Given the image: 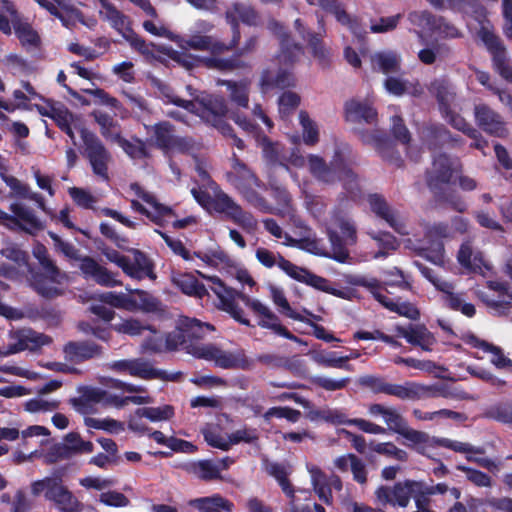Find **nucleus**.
Instances as JSON below:
<instances>
[{"label":"nucleus","mask_w":512,"mask_h":512,"mask_svg":"<svg viewBox=\"0 0 512 512\" xmlns=\"http://www.w3.org/2000/svg\"><path fill=\"white\" fill-rule=\"evenodd\" d=\"M357 382L360 387L374 394H386L401 400L418 401L446 396V389L442 384L425 385L415 381L395 384L387 382L383 376L372 374L360 376Z\"/></svg>","instance_id":"obj_1"},{"label":"nucleus","mask_w":512,"mask_h":512,"mask_svg":"<svg viewBox=\"0 0 512 512\" xmlns=\"http://www.w3.org/2000/svg\"><path fill=\"white\" fill-rule=\"evenodd\" d=\"M167 102L181 107L199 116L204 122L218 129L221 133H230L232 126L225 121L228 105L221 95L206 94L195 100H185L173 93L164 94Z\"/></svg>","instance_id":"obj_2"},{"label":"nucleus","mask_w":512,"mask_h":512,"mask_svg":"<svg viewBox=\"0 0 512 512\" xmlns=\"http://www.w3.org/2000/svg\"><path fill=\"white\" fill-rule=\"evenodd\" d=\"M308 164L311 174L319 181L328 184L340 181L349 198L355 199L360 195L358 176L339 151L335 152L329 165L322 157L313 154L308 156Z\"/></svg>","instance_id":"obj_3"},{"label":"nucleus","mask_w":512,"mask_h":512,"mask_svg":"<svg viewBox=\"0 0 512 512\" xmlns=\"http://www.w3.org/2000/svg\"><path fill=\"white\" fill-rule=\"evenodd\" d=\"M191 194L196 202L206 209H213L217 213L224 214L226 218L232 220L235 224L245 230H253L257 226L254 216L236 203L227 193L223 191L216 192L212 197L206 190L192 188Z\"/></svg>","instance_id":"obj_4"},{"label":"nucleus","mask_w":512,"mask_h":512,"mask_svg":"<svg viewBox=\"0 0 512 512\" xmlns=\"http://www.w3.org/2000/svg\"><path fill=\"white\" fill-rule=\"evenodd\" d=\"M214 330L215 327L210 323L201 322L196 318L182 317L179 319L176 329L167 334L166 348L168 350L182 348L197 358L198 349L206 345L201 341Z\"/></svg>","instance_id":"obj_5"},{"label":"nucleus","mask_w":512,"mask_h":512,"mask_svg":"<svg viewBox=\"0 0 512 512\" xmlns=\"http://www.w3.org/2000/svg\"><path fill=\"white\" fill-rule=\"evenodd\" d=\"M31 494L34 497L44 495L46 501L52 503L59 512H82L84 504L64 484L60 475L47 476L31 483Z\"/></svg>","instance_id":"obj_6"},{"label":"nucleus","mask_w":512,"mask_h":512,"mask_svg":"<svg viewBox=\"0 0 512 512\" xmlns=\"http://www.w3.org/2000/svg\"><path fill=\"white\" fill-rule=\"evenodd\" d=\"M201 277L209 280L211 285L209 289L216 295L219 300L218 308L228 313L236 322L252 327L251 322L244 316L243 310L236 303V300H241L246 307L250 308L253 313L257 311L256 306L262 304L257 299H251L250 296L246 295L241 291H237L231 287H228L219 277L211 276L207 277L200 271H196Z\"/></svg>","instance_id":"obj_7"},{"label":"nucleus","mask_w":512,"mask_h":512,"mask_svg":"<svg viewBox=\"0 0 512 512\" xmlns=\"http://www.w3.org/2000/svg\"><path fill=\"white\" fill-rule=\"evenodd\" d=\"M49 237L52 239L55 247L66 257L80 261L79 268L86 279H92L97 284L104 287H116L122 283L114 278V274L110 272L106 267L100 265L91 256H82L80 251L71 243L63 241L59 235L49 231Z\"/></svg>","instance_id":"obj_8"},{"label":"nucleus","mask_w":512,"mask_h":512,"mask_svg":"<svg viewBox=\"0 0 512 512\" xmlns=\"http://www.w3.org/2000/svg\"><path fill=\"white\" fill-rule=\"evenodd\" d=\"M98 248L108 261L116 264L127 276L136 280H142L146 277L156 278L154 263L143 251L135 248L130 249L129 252L133 255V260H131L128 256L106 245L98 246Z\"/></svg>","instance_id":"obj_9"},{"label":"nucleus","mask_w":512,"mask_h":512,"mask_svg":"<svg viewBox=\"0 0 512 512\" xmlns=\"http://www.w3.org/2000/svg\"><path fill=\"white\" fill-rule=\"evenodd\" d=\"M259 43V37L257 35H251L244 41L243 45H239L231 50L233 52L231 56L224 58L215 57H200L197 58L199 65L207 68L216 70L219 72H232L235 70H246L250 69L251 65L244 59V56L252 54L256 51Z\"/></svg>","instance_id":"obj_10"},{"label":"nucleus","mask_w":512,"mask_h":512,"mask_svg":"<svg viewBox=\"0 0 512 512\" xmlns=\"http://www.w3.org/2000/svg\"><path fill=\"white\" fill-rule=\"evenodd\" d=\"M462 172V164L458 158H452L446 153L437 154L432 161V167L426 170L427 187L433 194H439L444 185L450 184L454 175Z\"/></svg>","instance_id":"obj_11"},{"label":"nucleus","mask_w":512,"mask_h":512,"mask_svg":"<svg viewBox=\"0 0 512 512\" xmlns=\"http://www.w3.org/2000/svg\"><path fill=\"white\" fill-rule=\"evenodd\" d=\"M196 353L198 359L213 361L216 367L222 369L250 370L253 365L252 360L247 357L244 349L226 351L210 343L198 349Z\"/></svg>","instance_id":"obj_12"},{"label":"nucleus","mask_w":512,"mask_h":512,"mask_svg":"<svg viewBox=\"0 0 512 512\" xmlns=\"http://www.w3.org/2000/svg\"><path fill=\"white\" fill-rule=\"evenodd\" d=\"M80 136L83 141V155L88 159L94 174L104 180H108V164L111 154L99 137L85 127L80 128Z\"/></svg>","instance_id":"obj_13"},{"label":"nucleus","mask_w":512,"mask_h":512,"mask_svg":"<svg viewBox=\"0 0 512 512\" xmlns=\"http://www.w3.org/2000/svg\"><path fill=\"white\" fill-rule=\"evenodd\" d=\"M454 238L452 228L448 223L438 222L428 226L424 232V245L419 249V255L434 264L443 262L444 244L443 239Z\"/></svg>","instance_id":"obj_14"},{"label":"nucleus","mask_w":512,"mask_h":512,"mask_svg":"<svg viewBox=\"0 0 512 512\" xmlns=\"http://www.w3.org/2000/svg\"><path fill=\"white\" fill-rule=\"evenodd\" d=\"M111 369L121 373H128L131 376L144 380L159 379L162 381L178 382L182 377L181 372L168 373L165 370L152 367L148 361L141 358L114 361L111 364Z\"/></svg>","instance_id":"obj_15"},{"label":"nucleus","mask_w":512,"mask_h":512,"mask_svg":"<svg viewBox=\"0 0 512 512\" xmlns=\"http://www.w3.org/2000/svg\"><path fill=\"white\" fill-rule=\"evenodd\" d=\"M384 420L390 431L401 435L409 442L404 443V445L414 449L421 455L425 454V447L430 441V437L426 432L410 428L406 419L393 408L389 409Z\"/></svg>","instance_id":"obj_16"},{"label":"nucleus","mask_w":512,"mask_h":512,"mask_svg":"<svg viewBox=\"0 0 512 512\" xmlns=\"http://www.w3.org/2000/svg\"><path fill=\"white\" fill-rule=\"evenodd\" d=\"M421 482L416 480H404L396 482L393 487L380 486L377 488L375 495L378 502L386 506L407 507L414 493H420Z\"/></svg>","instance_id":"obj_17"},{"label":"nucleus","mask_w":512,"mask_h":512,"mask_svg":"<svg viewBox=\"0 0 512 512\" xmlns=\"http://www.w3.org/2000/svg\"><path fill=\"white\" fill-rule=\"evenodd\" d=\"M225 20L230 25L232 45L240 44V22L247 26H257L260 22L258 11L250 4L235 2L225 12Z\"/></svg>","instance_id":"obj_18"},{"label":"nucleus","mask_w":512,"mask_h":512,"mask_svg":"<svg viewBox=\"0 0 512 512\" xmlns=\"http://www.w3.org/2000/svg\"><path fill=\"white\" fill-rule=\"evenodd\" d=\"M269 28L279 40V51L276 58L279 64L289 69L304 53L303 46L293 39L291 33L280 22H270Z\"/></svg>","instance_id":"obj_19"},{"label":"nucleus","mask_w":512,"mask_h":512,"mask_svg":"<svg viewBox=\"0 0 512 512\" xmlns=\"http://www.w3.org/2000/svg\"><path fill=\"white\" fill-rule=\"evenodd\" d=\"M318 25L319 31L314 32L310 29L306 28L301 19H296L294 22V27L297 33L301 36V38L307 42L309 49L311 50V54L314 58H316L320 65L323 67L328 66L330 52L325 47L323 42V38L326 34L325 23L323 16L318 17Z\"/></svg>","instance_id":"obj_20"},{"label":"nucleus","mask_w":512,"mask_h":512,"mask_svg":"<svg viewBox=\"0 0 512 512\" xmlns=\"http://www.w3.org/2000/svg\"><path fill=\"white\" fill-rule=\"evenodd\" d=\"M357 133L362 143L373 146L384 160L394 162L397 165L403 162L399 152L395 149L393 141L384 131L378 129L358 130Z\"/></svg>","instance_id":"obj_21"},{"label":"nucleus","mask_w":512,"mask_h":512,"mask_svg":"<svg viewBox=\"0 0 512 512\" xmlns=\"http://www.w3.org/2000/svg\"><path fill=\"white\" fill-rule=\"evenodd\" d=\"M9 210L14 218L13 232L36 236L46 228L45 221L41 220L33 209L22 203H11Z\"/></svg>","instance_id":"obj_22"},{"label":"nucleus","mask_w":512,"mask_h":512,"mask_svg":"<svg viewBox=\"0 0 512 512\" xmlns=\"http://www.w3.org/2000/svg\"><path fill=\"white\" fill-rule=\"evenodd\" d=\"M396 337L404 338L412 346L431 352L437 343L434 334L424 324L396 325L394 327Z\"/></svg>","instance_id":"obj_23"},{"label":"nucleus","mask_w":512,"mask_h":512,"mask_svg":"<svg viewBox=\"0 0 512 512\" xmlns=\"http://www.w3.org/2000/svg\"><path fill=\"white\" fill-rule=\"evenodd\" d=\"M181 47L184 49H193L200 51H208V57L222 58L221 55L235 49L236 46L232 45L231 39L225 43L210 35H202L196 33L191 35L188 39H183Z\"/></svg>","instance_id":"obj_24"},{"label":"nucleus","mask_w":512,"mask_h":512,"mask_svg":"<svg viewBox=\"0 0 512 512\" xmlns=\"http://www.w3.org/2000/svg\"><path fill=\"white\" fill-rule=\"evenodd\" d=\"M0 2L1 10L7 12L11 16L15 35L22 46H30L34 48L39 47L41 44L39 34L33 29L31 24L23 22L18 18V11L15 8V5L9 0H0Z\"/></svg>","instance_id":"obj_25"},{"label":"nucleus","mask_w":512,"mask_h":512,"mask_svg":"<svg viewBox=\"0 0 512 512\" xmlns=\"http://www.w3.org/2000/svg\"><path fill=\"white\" fill-rule=\"evenodd\" d=\"M295 86L294 74L288 68H278L274 71L270 68L262 70L259 79V89L262 94L274 90H284Z\"/></svg>","instance_id":"obj_26"},{"label":"nucleus","mask_w":512,"mask_h":512,"mask_svg":"<svg viewBox=\"0 0 512 512\" xmlns=\"http://www.w3.org/2000/svg\"><path fill=\"white\" fill-rule=\"evenodd\" d=\"M63 352L67 361L80 364L100 358L103 355V348L93 341H69L64 345Z\"/></svg>","instance_id":"obj_27"},{"label":"nucleus","mask_w":512,"mask_h":512,"mask_svg":"<svg viewBox=\"0 0 512 512\" xmlns=\"http://www.w3.org/2000/svg\"><path fill=\"white\" fill-rule=\"evenodd\" d=\"M345 119L347 122L357 124L376 125L378 112L376 108L367 101L349 100L345 103Z\"/></svg>","instance_id":"obj_28"},{"label":"nucleus","mask_w":512,"mask_h":512,"mask_svg":"<svg viewBox=\"0 0 512 512\" xmlns=\"http://www.w3.org/2000/svg\"><path fill=\"white\" fill-rule=\"evenodd\" d=\"M477 125L486 133L503 137L506 133L501 116L486 104L476 105L474 108Z\"/></svg>","instance_id":"obj_29"},{"label":"nucleus","mask_w":512,"mask_h":512,"mask_svg":"<svg viewBox=\"0 0 512 512\" xmlns=\"http://www.w3.org/2000/svg\"><path fill=\"white\" fill-rule=\"evenodd\" d=\"M257 143L262 149L264 160L271 168L283 167L289 171L288 157L285 155L283 144L271 141L265 134L257 135Z\"/></svg>","instance_id":"obj_30"},{"label":"nucleus","mask_w":512,"mask_h":512,"mask_svg":"<svg viewBox=\"0 0 512 512\" xmlns=\"http://www.w3.org/2000/svg\"><path fill=\"white\" fill-rule=\"evenodd\" d=\"M428 90L436 98L440 113H449L456 100V90L452 82L446 77L431 81Z\"/></svg>","instance_id":"obj_31"},{"label":"nucleus","mask_w":512,"mask_h":512,"mask_svg":"<svg viewBox=\"0 0 512 512\" xmlns=\"http://www.w3.org/2000/svg\"><path fill=\"white\" fill-rule=\"evenodd\" d=\"M367 202L370 206L371 211L377 217L384 220L396 232L403 233V223L398 219L396 212L389 206L385 197L382 194H369L367 196Z\"/></svg>","instance_id":"obj_32"},{"label":"nucleus","mask_w":512,"mask_h":512,"mask_svg":"<svg viewBox=\"0 0 512 512\" xmlns=\"http://www.w3.org/2000/svg\"><path fill=\"white\" fill-rule=\"evenodd\" d=\"M257 311L255 315L258 316V326L265 329H270L279 336L294 342H300V339L291 333L285 326L280 323L279 317L272 312L263 303L256 306Z\"/></svg>","instance_id":"obj_33"},{"label":"nucleus","mask_w":512,"mask_h":512,"mask_svg":"<svg viewBox=\"0 0 512 512\" xmlns=\"http://www.w3.org/2000/svg\"><path fill=\"white\" fill-rule=\"evenodd\" d=\"M295 225L299 228H302L305 230L306 235L299 238L294 239L290 236H287V244L293 247H297L301 250L307 251L313 255L322 256L325 257L326 255V248L323 246L321 240L317 239L315 234L311 235V229L304 224L302 220H297L294 222Z\"/></svg>","instance_id":"obj_34"},{"label":"nucleus","mask_w":512,"mask_h":512,"mask_svg":"<svg viewBox=\"0 0 512 512\" xmlns=\"http://www.w3.org/2000/svg\"><path fill=\"white\" fill-rule=\"evenodd\" d=\"M373 70L385 75L397 74L401 70L402 59L398 52L385 50L376 52L371 57Z\"/></svg>","instance_id":"obj_35"},{"label":"nucleus","mask_w":512,"mask_h":512,"mask_svg":"<svg viewBox=\"0 0 512 512\" xmlns=\"http://www.w3.org/2000/svg\"><path fill=\"white\" fill-rule=\"evenodd\" d=\"M99 3L104 10L101 11L102 18L108 21L110 26L123 37L126 34V29L132 28L130 18L109 0H99Z\"/></svg>","instance_id":"obj_36"},{"label":"nucleus","mask_w":512,"mask_h":512,"mask_svg":"<svg viewBox=\"0 0 512 512\" xmlns=\"http://www.w3.org/2000/svg\"><path fill=\"white\" fill-rule=\"evenodd\" d=\"M173 283L187 296L203 299L209 296L208 288L192 273H180L173 277Z\"/></svg>","instance_id":"obj_37"},{"label":"nucleus","mask_w":512,"mask_h":512,"mask_svg":"<svg viewBox=\"0 0 512 512\" xmlns=\"http://www.w3.org/2000/svg\"><path fill=\"white\" fill-rule=\"evenodd\" d=\"M188 505L199 510V512H232L234 504L220 494L191 499Z\"/></svg>","instance_id":"obj_38"},{"label":"nucleus","mask_w":512,"mask_h":512,"mask_svg":"<svg viewBox=\"0 0 512 512\" xmlns=\"http://www.w3.org/2000/svg\"><path fill=\"white\" fill-rule=\"evenodd\" d=\"M374 299L383 307L391 312H395L400 316L406 317L412 321L419 320L420 310L410 302L396 303L381 292H374Z\"/></svg>","instance_id":"obj_39"},{"label":"nucleus","mask_w":512,"mask_h":512,"mask_svg":"<svg viewBox=\"0 0 512 512\" xmlns=\"http://www.w3.org/2000/svg\"><path fill=\"white\" fill-rule=\"evenodd\" d=\"M116 142L122 150L133 160H143L151 157V153L145 141L137 136L126 139L122 135L115 134Z\"/></svg>","instance_id":"obj_40"},{"label":"nucleus","mask_w":512,"mask_h":512,"mask_svg":"<svg viewBox=\"0 0 512 512\" xmlns=\"http://www.w3.org/2000/svg\"><path fill=\"white\" fill-rule=\"evenodd\" d=\"M128 297L133 301L131 306H128L129 311L140 310L146 313H154L160 310L161 302L147 291L135 289L130 290Z\"/></svg>","instance_id":"obj_41"},{"label":"nucleus","mask_w":512,"mask_h":512,"mask_svg":"<svg viewBox=\"0 0 512 512\" xmlns=\"http://www.w3.org/2000/svg\"><path fill=\"white\" fill-rule=\"evenodd\" d=\"M327 237L331 248L330 250L326 249L327 256H325V258L333 259L338 263H347L351 259L350 252L348 250V246L350 245L346 243V240L333 229L327 230Z\"/></svg>","instance_id":"obj_42"},{"label":"nucleus","mask_w":512,"mask_h":512,"mask_svg":"<svg viewBox=\"0 0 512 512\" xmlns=\"http://www.w3.org/2000/svg\"><path fill=\"white\" fill-rule=\"evenodd\" d=\"M221 84L226 86L232 103L241 108H248L250 88L247 81L222 80Z\"/></svg>","instance_id":"obj_43"},{"label":"nucleus","mask_w":512,"mask_h":512,"mask_svg":"<svg viewBox=\"0 0 512 512\" xmlns=\"http://www.w3.org/2000/svg\"><path fill=\"white\" fill-rule=\"evenodd\" d=\"M155 146L163 151H170L174 139V125L169 121H160L151 126Z\"/></svg>","instance_id":"obj_44"},{"label":"nucleus","mask_w":512,"mask_h":512,"mask_svg":"<svg viewBox=\"0 0 512 512\" xmlns=\"http://www.w3.org/2000/svg\"><path fill=\"white\" fill-rule=\"evenodd\" d=\"M187 472L195 474L199 479L204 481L221 479V473L218 466L209 460H200L185 465Z\"/></svg>","instance_id":"obj_45"},{"label":"nucleus","mask_w":512,"mask_h":512,"mask_svg":"<svg viewBox=\"0 0 512 512\" xmlns=\"http://www.w3.org/2000/svg\"><path fill=\"white\" fill-rule=\"evenodd\" d=\"M425 142L429 150H437L446 144L449 130L443 124H431L423 130Z\"/></svg>","instance_id":"obj_46"},{"label":"nucleus","mask_w":512,"mask_h":512,"mask_svg":"<svg viewBox=\"0 0 512 512\" xmlns=\"http://www.w3.org/2000/svg\"><path fill=\"white\" fill-rule=\"evenodd\" d=\"M313 360L320 366L326 368H336L345 371H354V367L351 364H346V359L343 356H338L336 352H315L312 355Z\"/></svg>","instance_id":"obj_47"},{"label":"nucleus","mask_w":512,"mask_h":512,"mask_svg":"<svg viewBox=\"0 0 512 512\" xmlns=\"http://www.w3.org/2000/svg\"><path fill=\"white\" fill-rule=\"evenodd\" d=\"M303 283L308 286H311L319 291L331 294L333 296L340 297L343 299L346 298V294L344 291L334 288L328 279H326L322 276L316 275V274L312 273L311 271H309L308 269L305 273Z\"/></svg>","instance_id":"obj_48"},{"label":"nucleus","mask_w":512,"mask_h":512,"mask_svg":"<svg viewBox=\"0 0 512 512\" xmlns=\"http://www.w3.org/2000/svg\"><path fill=\"white\" fill-rule=\"evenodd\" d=\"M49 275L46 276L43 273L35 272L31 275V286L32 288L42 297L52 299L61 294V291L50 284Z\"/></svg>","instance_id":"obj_49"},{"label":"nucleus","mask_w":512,"mask_h":512,"mask_svg":"<svg viewBox=\"0 0 512 512\" xmlns=\"http://www.w3.org/2000/svg\"><path fill=\"white\" fill-rule=\"evenodd\" d=\"M444 306L453 311H460L463 315L472 318L476 314V308L472 303L463 302V293H448L441 296Z\"/></svg>","instance_id":"obj_50"},{"label":"nucleus","mask_w":512,"mask_h":512,"mask_svg":"<svg viewBox=\"0 0 512 512\" xmlns=\"http://www.w3.org/2000/svg\"><path fill=\"white\" fill-rule=\"evenodd\" d=\"M95 121L100 126L101 135L110 139L113 142H116L115 134L121 135V129L118 122L108 113H94Z\"/></svg>","instance_id":"obj_51"},{"label":"nucleus","mask_w":512,"mask_h":512,"mask_svg":"<svg viewBox=\"0 0 512 512\" xmlns=\"http://www.w3.org/2000/svg\"><path fill=\"white\" fill-rule=\"evenodd\" d=\"M51 119L55 122L57 127L71 139L73 145H76L75 134L71 127L73 114L67 108H52Z\"/></svg>","instance_id":"obj_52"},{"label":"nucleus","mask_w":512,"mask_h":512,"mask_svg":"<svg viewBox=\"0 0 512 512\" xmlns=\"http://www.w3.org/2000/svg\"><path fill=\"white\" fill-rule=\"evenodd\" d=\"M142 200L154 209V213L150 212L149 220L156 225H162L164 217L175 215L174 210L170 206L160 203L152 194L143 195Z\"/></svg>","instance_id":"obj_53"},{"label":"nucleus","mask_w":512,"mask_h":512,"mask_svg":"<svg viewBox=\"0 0 512 512\" xmlns=\"http://www.w3.org/2000/svg\"><path fill=\"white\" fill-rule=\"evenodd\" d=\"M136 415L147 418L152 422L166 421L174 416V408L171 405L161 407H142L136 409Z\"/></svg>","instance_id":"obj_54"},{"label":"nucleus","mask_w":512,"mask_h":512,"mask_svg":"<svg viewBox=\"0 0 512 512\" xmlns=\"http://www.w3.org/2000/svg\"><path fill=\"white\" fill-rule=\"evenodd\" d=\"M300 124L303 128V140L306 145L313 146L319 141V132L309 114L302 110L299 113Z\"/></svg>","instance_id":"obj_55"},{"label":"nucleus","mask_w":512,"mask_h":512,"mask_svg":"<svg viewBox=\"0 0 512 512\" xmlns=\"http://www.w3.org/2000/svg\"><path fill=\"white\" fill-rule=\"evenodd\" d=\"M272 196L281 207L276 215H293L292 198L288 190L283 186H272Z\"/></svg>","instance_id":"obj_56"},{"label":"nucleus","mask_w":512,"mask_h":512,"mask_svg":"<svg viewBox=\"0 0 512 512\" xmlns=\"http://www.w3.org/2000/svg\"><path fill=\"white\" fill-rule=\"evenodd\" d=\"M441 115L454 129L461 131L468 137H476L478 135V130L468 123L460 114L455 113L453 109H450L449 113H442Z\"/></svg>","instance_id":"obj_57"},{"label":"nucleus","mask_w":512,"mask_h":512,"mask_svg":"<svg viewBox=\"0 0 512 512\" xmlns=\"http://www.w3.org/2000/svg\"><path fill=\"white\" fill-rule=\"evenodd\" d=\"M80 392L84 397V400L88 401L92 405L99 403L108 405L114 403L116 400L115 396H112L109 392L100 388L83 387Z\"/></svg>","instance_id":"obj_58"},{"label":"nucleus","mask_w":512,"mask_h":512,"mask_svg":"<svg viewBox=\"0 0 512 512\" xmlns=\"http://www.w3.org/2000/svg\"><path fill=\"white\" fill-rule=\"evenodd\" d=\"M271 296L275 305L282 309V312L289 318L297 321H305V317L293 310L284 294V291L277 287L271 288Z\"/></svg>","instance_id":"obj_59"},{"label":"nucleus","mask_w":512,"mask_h":512,"mask_svg":"<svg viewBox=\"0 0 512 512\" xmlns=\"http://www.w3.org/2000/svg\"><path fill=\"white\" fill-rule=\"evenodd\" d=\"M312 483L318 498L327 505L332 504V491L327 484L325 473L321 470L315 472L312 476Z\"/></svg>","instance_id":"obj_60"},{"label":"nucleus","mask_w":512,"mask_h":512,"mask_svg":"<svg viewBox=\"0 0 512 512\" xmlns=\"http://www.w3.org/2000/svg\"><path fill=\"white\" fill-rule=\"evenodd\" d=\"M233 169L235 173H228L227 176L229 181L238 189L240 188L241 180L250 181L256 178L247 165L238 158L233 159Z\"/></svg>","instance_id":"obj_61"},{"label":"nucleus","mask_w":512,"mask_h":512,"mask_svg":"<svg viewBox=\"0 0 512 512\" xmlns=\"http://www.w3.org/2000/svg\"><path fill=\"white\" fill-rule=\"evenodd\" d=\"M64 442L73 452V454L91 453L94 445L91 441H84L78 432H69L64 437Z\"/></svg>","instance_id":"obj_62"},{"label":"nucleus","mask_w":512,"mask_h":512,"mask_svg":"<svg viewBox=\"0 0 512 512\" xmlns=\"http://www.w3.org/2000/svg\"><path fill=\"white\" fill-rule=\"evenodd\" d=\"M478 34L480 39L485 44L487 50L491 54L492 58L494 57V55L501 54L506 51L499 37L496 36L492 31H490L486 27H481Z\"/></svg>","instance_id":"obj_63"},{"label":"nucleus","mask_w":512,"mask_h":512,"mask_svg":"<svg viewBox=\"0 0 512 512\" xmlns=\"http://www.w3.org/2000/svg\"><path fill=\"white\" fill-rule=\"evenodd\" d=\"M312 385L322 388L326 391H337L347 387L351 379L349 377L334 380L323 376H313L309 378Z\"/></svg>","instance_id":"obj_64"}]
</instances>
